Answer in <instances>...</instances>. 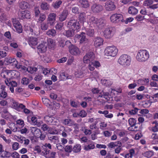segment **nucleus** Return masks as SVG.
I'll use <instances>...</instances> for the list:
<instances>
[{
	"instance_id": "33",
	"label": "nucleus",
	"mask_w": 158,
	"mask_h": 158,
	"mask_svg": "<svg viewBox=\"0 0 158 158\" xmlns=\"http://www.w3.org/2000/svg\"><path fill=\"white\" fill-rule=\"evenodd\" d=\"M48 47L51 48H53L55 45V42L54 40L49 38L47 40Z\"/></svg>"
},
{
	"instance_id": "8",
	"label": "nucleus",
	"mask_w": 158,
	"mask_h": 158,
	"mask_svg": "<svg viewBox=\"0 0 158 158\" xmlns=\"http://www.w3.org/2000/svg\"><path fill=\"white\" fill-rule=\"evenodd\" d=\"M95 55L93 52H88L84 57L83 60L85 63H89L94 59Z\"/></svg>"
},
{
	"instance_id": "15",
	"label": "nucleus",
	"mask_w": 158,
	"mask_h": 158,
	"mask_svg": "<svg viewBox=\"0 0 158 158\" xmlns=\"http://www.w3.org/2000/svg\"><path fill=\"white\" fill-rule=\"evenodd\" d=\"M143 128L142 125L139 123L135 124L133 126L130 127L128 128L130 131H140L141 132Z\"/></svg>"
},
{
	"instance_id": "36",
	"label": "nucleus",
	"mask_w": 158,
	"mask_h": 158,
	"mask_svg": "<svg viewBox=\"0 0 158 158\" xmlns=\"http://www.w3.org/2000/svg\"><path fill=\"white\" fill-rule=\"evenodd\" d=\"M142 155L145 157L150 158L153 155L154 152L152 151H148L143 153Z\"/></svg>"
},
{
	"instance_id": "22",
	"label": "nucleus",
	"mask_w": 158,
	"mask_h": 158,
	"mask_svg": "<svg viewBox=\"0 0 158 158\" xmlns=\"http://www.w3.org/2000/svg\"><path fill=\"white\" fill-rule=\"evenodd\" d=\"M19 6L21 9L23 10L29 8L30 5L27 2L23 0H20L19 2Z\"/></svg>"
},
{
	"instance_id": "63",
	"label": "nucleus",
	"mask_w": 158,
	"mask_h": 158,
	"mask_svg": "<svg viewBox=\"0 0 158 158\" xmlns=\"http://www.w3.org/2000/svg\"><path fill=\"white\" fill-rule=\"evenodd\" d=\"M43 76L41 74H38L36 75L34 80L37 81H39L42 79Z\"/></svg>"
},
{
	"instance_id": "60",
	"label": "nucleus",
	"mask_w": 158,
	"mask_h": 158,
	"mask_svg": "<svg viewBox=\"0 0 158 158\" xmlns=\"http://www.w3.org/2000/svg\"><path fill=\"white\" fill-rule=\"evenodd\" d=\"M144 19V16H142L140 15H138L135 18V19L138 21H142Z\"/></svg>"
},
{
	"instance_id": "1",
	"label": "nucleus",
	"mask_w": 158,
	"mask_h": 158,
	"mask_svg": "<svg viewBox=\"0 0 158 158\" xmlns=\"http://www.w3.org/2000/svg\"><path fill=\"white\" fill-rule=\"evenodd\" d=\"M131 58L130 56L123 54L120 56L117 62L122 66L127 67L131 64Z\"/></svg>"
},
{
	"instance_id": "47",
	"label": "nucleus",
	"mask_w": 158,
	"mask_h": 158,
	"mask_svg": "<svg viewBox=\"0 0 158 158\" xmlns=\"http://www.w3.org/2000/svg\"><path fill=\"white\" fill-rule=\"evenodd\" d=\"M110 95L107 92H103V94L102 95L101 97L105 99L106 101L110 100Z\"/></svg>"
},
{
	"instance_id": "39",
	"label": "nucleus",
	"mask_w": 158,
	"mask_h": 158,
	"mask_svg": "<svg viewBox=\"0 0 158 158\" xmlns=\"http://www.w3.org/2000/svg\"><path fill=\"white\" fill-rule=\"evenodd\" d=\"M31 120L32 122V123L35 125H37L38 126H40L41 124L40 122L37 121V118L35 116H33L31 118Z\"/></svg>"
},
{
	"instance_id": "55",
	"label": "nucleus",
	"mask_w": 158,
	"mask_h": 158,
	"mask_svg": "<svg viewBox=\"0 0 158 158\" xmlns=\"http://www.w3.org/2000/svg\"><path fill=\"white\" fill-rule=\"evenodd\" d=\"M72 122V121L71 119H66L64 120V123L65 125H67L70 126H71L73 125V124Z\"/></svg>"
},
{
	"instance_id": "28",
	"label": "nucleus",
	"mask_w": 158,
	"mask_h": 158,
	"mask_svg": "<svg viewBox=\"0 0 158 158\" xmlns=\"http://www.w3.org/2000/svg\"><path fill=\"white\" fill-rule=\"evenodd\" d=\"M97 22L98 24H97L96 26L98 28H102L106 25V21L104 19L102 18L98 19Z\"/></svg>"
},
{
	"instance_id": "56",
	"label": "nucleus",
	"mask_w": 158,
	"mask_h": 158,
	"mask_svg": "<svg viewBox=\"0 0 158 158\" xmlns=\"http://www.w3.org/2000/svg\"><path fill=\"white\" fill-rule=\"evenodd\" d=\"M7 96V94L6 91H1L0 92V97L4 99Z\"/></svg>"
},
{
	"instance_id": "52",
	"label": "nucleus",
	"mask_w": 158,
	"mask_h": 158,
	"mask_svg": "<svg viewBox=\"0 0 158 158\" xmlns=\"http://www.w3.org/2000/svg\"><path fill=\"white\" fill-rule=\"evenodd\" d=\"M84 73L83 72L81 71H78L77 72H76L75 73V75L76 77H77L78 78H81L84 76Z\"/></svg>"
},
{
	"instance_id": "23",
	"label": "nucleus",
	"mask_w": 158,
	"mask_h": 158,
	"mask_svg": "<svg viewBox=\"0 0 158 158\" xmlns=\"http://www.w3.org/2000/svg\"><path fill=\"white\" fill-rule=\"evenodd\" d=\"M28 42L29 44L32 47L37 44L38 39L35 37H30L28 39Z\"/></svg>"
},
{
	"instance_id": "32",
	"label": "nucleus",
	"mask_w": 158,
	"mask_h": 158,
	"mask_svg": "<svg viewBox=\"0 0 158 158\" xmlns=\"http://www.w3.org/2000/svg\"><path fill=\"white\" fill-rule=\"evenodd\" d=\"M151 138L152 139V142L153 144H158V134L153 133L152 135Z\"/></svg>"
},
{
	"instance_id": "12",
	"label": "nucleus",
	"mask_w": 158,
	"mask_h": 158,
	"mask_svg": "<svg viewBox=\"0 0 158 158\" xmlns=\"http://www.w3.org/2000/svg\"><path fill=\"white\" fill-rule=\"evenodd\" d=\"M105 8L106 10L112 11L114 10L116 8V6L113 2L110 0L107 1L105 4Z\"/></svg>"
},
{
	"instance_id": "13",
	"label": "nucleus",
	"mask_w": 158,
	"mask_h": 158,
	"mask_svg": "<svg viewBox=\"0 0 158 158\" xmlns=\"http://www.w3.org/2000/svg\"><path fill=\"white\" fill-rule=\"evenodd\" d=\"M69 51L71 55L74 56H79L81 53V51L79 48L74 45L69 47Z\"/></svg>"
},
{
	"instance_id": "58",
	"label": "nucleus",
	"mask_w": 158,
	"mask_h": 158,
	"mask_svg": "<svg viewBox=\"0 0 158 158\" xmlns=\"http://www.w3.org/2000/svg\"><path fill=\"white\" fill-rule=\"evenodd\" d=\"M29 79L27 77H24L22 79L21 83L23 85H27L29 83Z\"/></svg>"
},
{
	"instance_id": "20",
	"label": "nucleus",
	"mask_w": 158,
	"mask_h": 158,
	"mask_svg": "<svg viewBox=\"0 0 158 158\" xmlns=\"http://www.w3.org/2000/svg\"><path fill=\"white\" fill-rule=\"evenodd\" d=\"M31 132L32 134L38 138L41 131L40 129L36 127H31Z\"/></svg>"
},
{
	"instance_id": "26",
	"label": "nucleus",
	"mask_w": 158,
	"mask_h": 158,
	"mask_svg": "<svg viewBox=\"0 0 158 158\" xmlns=\"http://www.w3.org/2000/svg\"><path fill=\"white\" fill-rule=\"evenodd\" d=\"M6 84L8 86L11 85L12 87H16L17 85V82L13 81H12L10 79L6 78L5 80Z\"/></svg>"
},
{
	"instance_id": "25",
	"label": "nucleus",
	"mask_w": 158,
	"mask_h": 158,
	"mask_svg": "<svg viewBox=\"0 0 158 158\" xmlns=\"http://www.w3.org/2000/svg\"><path fill=\"white\" fill-rule=\"evenodd\" d=\"M68 15V10H64L60 15L59 19L60 21L62 22L65 20L67 18Z\"/></svg>"
},
{
	"instance_id": "49",
	"label": "nucleus",
	"mask_w": 158,
	"mask_h": 158,
	"mask_svg": "<svg viewBox=\"0 0 158 158\" xmlns=\"http://www.w3.org/2000/svg\"><path fill=\"white\" fill-rule=\"evenodd\" d=\"M64 150L67 153H71L73 150L72 146L71 145H67L65 147Z\"/></svg>"
},
{
	"instance_id": "3",
	"label": "nucleus",
	"mask_w": 158,
	"mask_h": 158,
	"mask_svg": "<svg viewBox=\"0 0 158 158\" xmlns=\"http://www.w3.org/2000/svg\"><path fill=\"white\" fill-rule=\"evenodd\" d=\"M104 52L105 55L114 57L118 54V50L114 46H108L105 48Z\"/></svg>"
},
{
	"instance_id": "4",
	"label": "nucleus",
	"mask_w": 158,
	"mask_h": 158,
	"mask_svg": "<svg viewBox=\"0 0 158 158\" xmlns=\"http://www.w3.org/2000/svg\"><path fill=\"white\" fill-rule=\"evenodd\" d=\"M110 22L115 24H120L123 21V15L120 14H113L110 16Z\"/></svg>"
},
{
	"instance_id": "61",
	"label": "nucleus",
	"mask_w": 158,
	"mask_h": 158,
	"mask_svg": "<svg viewBox=\"0 0 158 158\" xmlns=\"http://www.w3.org/2000/svg\"><path fill=\"white\" fill-rule=\"evenodd\" d=\"M72 11L74 14H78L79 13V9L77 6H73L72 8Z\"/></svg>"
},
{
	"instance_id": "21",
	"label": "nucleus",
	"mask_w": 158,
	"mask_h": 158,
	"mask_svg": "<svg viewBox=\"0 0 158 158\" xmlns=\"http://www.w3.org/2000/svg\"><path fill=\"white\" fill-rule=\"evenodd\" d=\"M98 20V19L94 16L91 17L89 19L88 21V23H89V25L91 27H92V26H93L94 27H96L97 24H98L97 21Z\"/></svg>"
},
{
	"instance_id": "11",
	"label": "nucleus",
	"mask_w": 158,
	"mask_h": 158,
	"mask_svg": "<svg viewBox=\"0 0 158 158\" xmlns=\"http://www.w3.org/2000/svg\"><path fill=\"white\" fill-rule=\"evenodd\" d=\"M152 0H145L143 2V5L151 9L154 10L158 8V3L153 4Z\"/></svg>"
},
{
	"instance_id": "24",
	"label": "nucleus",
	"mask_w": 158,
	"mask_h": 158,
	"mask_svg": "<svg viewBox=\"0 0 158 158\" xmlns=\"http://www.w3.org/2000/svg\"><path fill=\"white\" fill-rule=\"evenodd\" d=\"M88 142L89 143L88 145H85L84 147V150L86 151L93 149L95 148L94 142L90 140H89Z\"/></svg>"
},
{
	"instance_id": "57",
	"label": "nucleus",
	"mask_w": 158,
	"mask_h": 158,
	"mask_svg": "<svg viewBox=\"0 0 158 158\" xmlns=\"http://www.w3.org/2000/svg\"><path fill=\"white\" fill-rule=\"evenodd\" d=\"M139 109L137 108H135L134 109L129 110V112L130 114L134 115L136 114Z\"/></svg>"
},
{
	"instance_id": "19",
	"label": "nucleus",
	"mask_w": 158,
	"mask_h": 158,
	"mask_svg": "<svg viewBox=\"0 0 158 158\" xmlns=\"http://www.w3.org/2000/svg\"><path fill=\"white\" fill-rule=\"evenodd\" d=\"M85 33L82 32L80 34L78 35L77 37L80 39V44H82L86 43L88 42V39L85 36Z\"/></svg>"
},
{
	"instance_id": "16",
	"label": "nucleus",
	"mask_w": 158,
	"mask_h": 158,
	"mask_svg": "<svg viewBox=\"0 0 158 158\" xmlns=\"http://www.w3.org/2000/svg\"><path fill=\"white\" fill-rule=\"evenodd\" d=\"M91 9L93 12L98 13L103 10V7L101 5L95 3L91 6Z\"/></svg>"
},
{
	"instance_id": "27",
	"label": "nucleus",
	"mask_w": 158,
	"mask_h": 158,
	"mask_svg": "<svg viewBox=\"0 0 158 158\" xmlns=\"http://www.w3.org/2000/svg\"><path fill=\"white\" fill-rule=\"evenodd\" d=\"M138 10L133 6H130L128 8V13L132 15H135L138 13Z\"/></svg>"
},
{
	"instance_id": "44",
	"label": "nucleus",
	"mask_w": 158,
	"mask_h": 158,
	"mask_svg": "<svg viewBox=\"0 0 158 158\" xmlns=\"http://www.w3.org/2000/svg\"><path fill=\"white\" fill-rule=\"evenodd\" d=\"M62 3V1L61 0H57L55 3H52V6L54 8L58 9L60 7V6Z\"/></svg>"
},
{
	"instance_id": "6",
	"label": "nucleus",
	"mask_w": 158,
	"mask_h": 158,
	"mask_svg": "<svg viewBox=\"0 0 158 158\" xmlns=\"http://www.w3.org/2000/svg\"><path fill=\"white\" fill-rule=\"evenodd\" d=\"M115 32V28L114 27L109 26L106 28L104 30L103 36L107 39L111 38L114 35Z\"/></svg>"
},
{
	"instance_id": "38",
	"label": "nucleus",
	"mask_w": 158,
	"mask_h": 158,
	"mask_svg": "<svg viewBox=\"0 0 158 158\" xmlns=\"http://www.w3.org/2000/svg\"><path fill=\"white\" fill-rule=\"evenodd\" d=\"M48 24L49 23L48 22L41 23L40 24L41 29L44 31L47 30L48 28Z\"/></svg>"
},
{
	"instance_id": "7",
	"label": "nucleus",
	"mask_w": 158,
	"mask_h": 158,
	"mask_svg": "<svg viewBox=\"0 0 158 158\" xmlns=\"http://www.w3.org/2000/svg\"><path fill=\"white\" fill-rule=\"evenodd\" d=\"M10 63H13L12 64L15 66V67L20 71H26L27 67L22 65L20 63H19L15 59L9 58L8 60Z\"/></svg>"
},
{
	"instance_id": "37",
	"label": "nucleus",
	"mask_w": 158,
	"mask_h": 158,
	"mask_svg": "<svg viewBox=\"0 0 158 158\" xmlns=\"http://www.w3.org/2000/svg\"><path fill=\"white\" fill-rule=\"evenodd\" d=\"M70 76H68V74L64 72L61 73L60 76V79L61 81H64L67 79H70Z\"/></svg>"
},
{
	"instance_id": "5",
	"label": "nucleus",
	"mask_w": 158,
	"mask_h": 158,
	"mask_svg": "<svg viewBox=\"0 0 158 158\" xmlns=\"http://www.w3.org/2000/svg\"><path fill=\"white\" fill-rule=\"evenodd\" d=\"M68 27L69 29L78 31L80 29V26L79 22L76 19H71L68 23Z\"/></svg>"
},
{
	"instance_id": "64",
	"label": "nucleus",
	"mask_w": 158,
	"mask_h": 158,
	"mask_svg": "<svg viewBox=\"0 0 158 158\" xmlns=\"http://www.w3.org/2000/svg\"><path fill=\"white\" fill-rule=\"evenodd\" d=\"M152 102L149 100L144 101L143 102V106L145 107H148L151 105Z\"/></svg>"
},
{
	"instance_id": "35",
	"label": "nucleus",
	"mask_w": 158,
	"mask_h": 158,
	"mask_svg": "<svg viewBox=\"0 0 158 158\" xmlns=\"http://www.w3.org/2000/svg\"><path fill=\"white\" fill-rule=\"evenodd\" d=\"M81 150V146L79 144H76L73 148V151L75 153H78L80 152Z\"/></svg>"
},
{
	"instance_id": "14",
	"label": "nucleus",
	"mask_w": 158,
	"mask_h": 158,
	"mask_svg": "<svg viewBox=\"0 0 158 158\" xmlns=\"http://www.w3.org/2000/svg\"><path fill=\"white\" fill-rule=\"evenodd\" d=\"M56 14L54 13H51L48 15L47 21L50 26H54L56 19Z\"/></svg>"
},
{
	"instance_id": "62",
	"label": "nucleus",
	"mask_w": 158,
	"mask_h": 158,
	"mask_svg": "<svg viewBox=\"0 0 158 158\" xmlns=\"http://www.w3.org/2000/svg\"><path fill=\"white\" fill-rule=\"evenodd\" d=\"M24 107H25V106L23 104H19L16 110L19 111H21Z\"/></svg>"
},
{
	"instance_id": "18",
	"label": "nucleus",
	"mask_w": 158,
	"mask_h": 158,
	"mask_svg": "<svg viewBox=\"0 0 158 158\" xmlns=\"http://www.w3.org/2000/svg\"><path fill=\"white\" fill-rule=\"evenodd\" d=\"M103 40L102 38L98 37L94 39V45L96 48H98L103 44Z\"/></svg>"
},
{
	"instance_id": "34",
	"label": "nucleus",
	"mask_w": 158,
	"mask_h": 158,
	"mask_svg": "<svg viewBox=\"0 0 158 158\" xmlns=\"http://www.w3.org/2000/svg\"><path fill=\"white\" fill-rule=\"evenodd\" d=\"M46 34L50 37L55 36L56 34V31L54 29H51L48 30L46 33Z\"/></svg>"
},
{
	"instance_id": "43",
	"label": "nucleus",
	"mask_w": 158,
	"mask_h": 158,
	"mask_svg": "<svg viewBox=\"0 0 158 158\" xmlns=\"http://www.w3.org/2000/svg\"><path fill=\"white\" fill-rule=\"evenodd\" d=\"M46 19L45 15L43 14H41L40 15L39 18L38 20V22L39 23H42Z\"/></svg>"
},
{
	"instance_id": "9",
	"label": "nucleus",
	"mask_w": 158,
	"mask_h": 158,
	"mask_svg": "<svg viewBox=\"0 0 158 158\" xmlns=\"http://www.w3.org/2000/svg\"><path fill=\"white\" fill-rule=\"evenodd\" d=\"M19 16L20 19L23 20L29 19L31 17L30 12L27 10L21 11L19 14Z\"/></svg>"
},
{
	"instance_id": "17",
	"label": "nucleus",
	"mask_w": 158,
	"mask_h": 158,
	"mask_svg": "<svg viewBox=\"0 0 158 158\" xmlns=\"http://www.w3.org/2000/svg\"><path fill=\"white\" fill-rule=\"evenodd\" d=\"M46 43L45 42H43L37 46V48L38 53H44L46 52L47 47L46 45Z\"/></svg>"
},
{
	"instance_id": "29",
	"label": "nucleus",
	"mask_w": 158,
	"mask_h": 158,
	"mask_svg": "<svg viewBox=\"0 0 158 158\" xmlns=\"http://www.w3.org/2000/svg\"><path fill=\"white\" fill-rule=\"evenodd\" d=\"M42 100L43 103L48 107L50 108L52 107V102L49 99L46 98H42Z\"/></svg>"
},
{
	"instance_id": "53",
	"label": "nucleus",
	"mask_w": 158,
	"mask_h": 158,
	"mask_svg": "<svg viewBox=\"0 0 158 158\" xmlns=\"http://www.w3.org/2000/svg\"><path fill=\"white\" fill-rule=\"evenodd\" d=\"M14 27L15 28L16 30L18 33H20L22 32V27L21 24L18 25V26H16V27Z\"/></svg>"
},
{
	"instance_id": "59",
	"label": "nucleus",
	"mask_w": 158,
	"mask_h": 158,
	"mask_svg": "<svg viewBox=\"0 0 158 158\" xmlns=\"http://www.w3.org/2000/svg\"><path fill=\"white\" fill-rule=\"evenodd\" d=\"M63 26V23H59L56 25L55 27L56 30L60 31L62 30Z\"/></svg>"
},
{
	"instance_id": "51",
	"label": "nucleus",
	"mask_w": 158,
	"mask_h": 158,
	"mask_svg": "<svg viewBox=\"0 0 158 158\" xmlns=\"http://www.w3.org/2000/svg\"><path fill=\"white\" fill-rule=\"evenodd\" d=\"M11 21L14 27H16V26H18V25L20 24L19 21L16 18H12Z\"/></svg>"
},
{
	"instance_id": "46",
	"label": "nucleus",
	"mask_w": 158,
	"mask_h": 158,
	"mask_svg": "<svg viewBox=\"0 0 158 158\" xmlns=\"http://www.w3.org/2000/svg\"><path fill=\"white\" fill-rule=\"evenodd\" d=\"M101 82L103 85L106 86H110L112 84L111 82H110L109 80L106 79L102 80Z\"/></svg>"
},
{
	"instance_id": "40",
	"label": "nucleus",
	"mask_w": 158,
	"mask_h": 158,
	"mask_svg": "<svg viewBox=\"0 0 158 158\" xmlns=\"http://www.w3.org/2000/svg\"><path fill=\"white\" fill-rule=\"evenodd\" d=\"M86 14L85 13H81L79 15L78 18L79 21L83 22L85 20Z\"/></svg>"
},
{
	"instance_id": "2",
	"label": "nucleus",
	"mask_w": 158,
	"mask_h": 158,
	"mask_svg": "<svg viewBox=\"0 0 158 158\" xmlns=\"http://www.w3.org/2000/svg\"><path fill=\"white\" fill-rule=\"evenodd\" d=\"M149 57L148 52L146 50L141 49L137 52L136 58L139 62H144L147 61Z\"/></svg>"
},
{
	"instance_id": "45",
	"label": "nucleus",
	"mask_w": 158,
	"mask_h": 158,
	"mask_svg": "<svg viewBox=\"0 0 158 158\" xmlns=\"http://www.w3.org/2000/svg\"><path fill=\"white\" fill-rule=\"evenodd\" d=\"M69 29V30L67 31L65 33V35L68 37H71L74 34V31Z\"/></svg>"
},
{
	"instance_id": "50",
	"label": "nucleus",
	"mask_w": 158,
	"mask_h": 158,
	"mask_svg": "<svg viewBox=\"0 0 158 158\" xmlns=\"http://www.w3.org/2000/svg\"><path fill=\"white\" fill-rule=\"evenodd\" d=\"M136 120L133 118H130L128 120V123L131 127H132L136 124Z\"/></svg>"
},
{
	"instance_id": "10",
	"label": "nucleus",
	"mask_w": 158,
	"mask_h": 158,
	"mask_svg": "<svg viewBox=\"0 0 158 158\" xmlns=\"http://www.w3.org/2000/svg\"><path fill=\"white\" fill-rule=\"evenodd\" d=\"M44 120L48 124L51 125H57L58 122L56 118L48 115H46L44 117Z\"/></svg>"
},
{
	"instance_id": "54",
	"label": "nucleus",
	"mask_w": 158,
	"mask_h": 158,
	"mask_svg": "<svg viewBox=\"0 0 158 158\" xmlns=\"http://www.w3.org/2000/svg\"><path fill=\"white\" fill-rule=\"evenodd\" d=\"M3 154L1 156V157L2 158H8L10 157L11 155L10 153L6 151H4Z\"/></svg>"
},
{
	"instance_id": "41",
	"label": "nucleus",
	"mask_w": 158,
	"mask_h": 158,
	"mask_svg": "<svg viewBox=\"0 0 158 158\" xmlns=\"http://www.w3.org/2000/svg\"><path fill=\"white\" fill-rule=\"evenodd\" d=\"M86 31L87 35L90 37H93L94 35V29L87 28Z\"/></svg>"
},
{
	"instance_id": "42",
	"label": "nucleus",
	"mask_w": 158,
	"mask_h": 158,
	"mask_svg": "<svg viewBox=\"0 0 158 158\" xmlns=\"http://www.w3.org/2000/svg\"><path fill=\"white\" fill-rule=\"evenodd\" d=\"M38 69L35 67H29L27 68L26 71L31 73H33L36 72Z\"/></svg>"
},
{
	"instance_id": "30",
	"label": "nucleus",
	"mask_w": 158,
	"mask_h": 158,
	"mask_svg": "<svg viewBox=\"0 0 158 158\" xmlns=\"http://www.w3.org/2000/svg\"><path fill=\"white\" fill-rule=\"evenodd\" d=\"M42 148L44 149V151L45 152L44 154L45 155H47L49 154L50 152L49 150H48L47 148H48L49 149H51L52 147L50 143H45L43 146Z\"/></svg>"
},
{
	"instance_id": "31",
	"label": "nucleus",
	"mask_w": 158,
	"mask_h": 158,
	"mask_svg": "<svg viewBox=\"0 0 158 158\" xmlns=\"http://www.w3.org/2000/svg\"><path fill=\"white\" fill-rule=\"evenodd\" d=\"M79 2L83 8H86L89 6V2L87 0H80Z\"/></svg>"
},
{
	"instance_id": "48",
	"label": "nucleus",
	"mask_w": 158,
	"mask_h": 158,
	"mask_svg": "<svg viewBox=\"0 0 158 158\" xmlns=\"http://www.w3.org/2000/svg\"><path fill=\"white\" fill-rule=\"evenodd\" d=\"M49 5L46 2H42L41 5L40 6L42 10H48Z\"/></svg>"
}]
</instances>
